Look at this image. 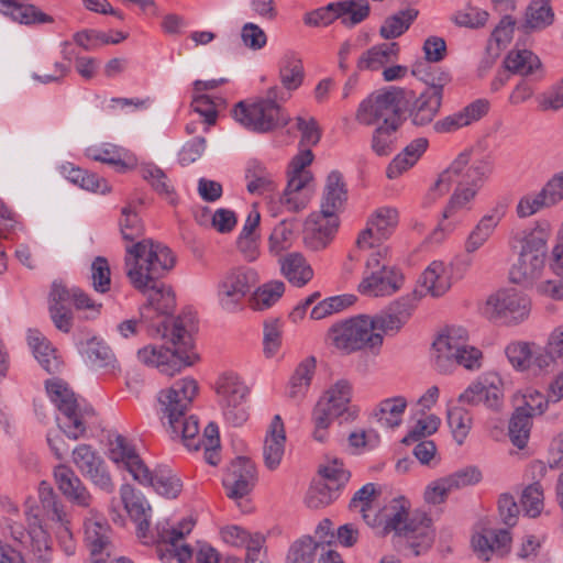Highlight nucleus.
<instances>
[{
	"mask_svg": "<svg viewBox=\"0 0 563 563\" xmlns=\"http://www.w3.org/2000/svg\"><path fill=\"white\" fill-rule=\"evenodd\" d=\"M410 508L411 504L406 497L397 496L373 514V518L367 519V526L380 536L394 532L404 537L415 554L419 555L431 547L434 534L431 519L424 515L410 516Z\"/></svg>",
	"mask_w": 563,
	"mask_h": 563,
	"instance_id": "obj_1",
	"label": "nucleus"
},
{
	"mask_svg": "<svg viewBox=\"0 0 563 563\" xmlns=\"http://www.w3.org/2000/svg\"><path fill=\"white\" fill-rule=\"evenodd\" d=\"M196 325L187 317L177 318L169 333L173 349L163 344H148L137 351V360L145 366L156 368L161 374L175 376L199 361L195 349Z\"/></svg>",
	"mask_w": 563,
	"mask_h": 563,
	"instance_id": "obj_2",
	"label": "nucleus"
},
{
	"mask_svg": "<svg viewBox=\"0 0 563 563\" xmlns=\"http://www.w3.org/2000/svg\"><path fill=\"white\" fill-rule=\"evenodd\" d=\"M549 238L550 224L545 221L536 222L510 238V247L517 254L509 271L514 284L536 288L540 280H544Z\"/></svg>",
	"mask_w": 563,
	"mask_h": 563,
	"instance_id": "obj_3",
	"label": "nucleus"
},
{
	"mask_svg": "<svg viewBox=\"0 0 563 563\" xmlns=\"http://www.w3.org/2000/svg\"><path fill=\"white\" fill-rule=\"evenodd\" d=\"M175 264L174 253L161 242L142 239L125 245L124 272L131 286L140 292L165 277Z\"/></svg>",
	"mask_w": 563,
	"mask_h": 563,
	"instance_id": "obj_4",
	"label": "nucleus"
},
{
	"mask_svg": "<svg viewBox=\"0 0 563 563\" xmlns=\"http://www.w3.org/2000/svg\"><path fill=\"white\" fill-rule=\"evenodd\" d=\"M493 173V164L488 158L468 163L464 172L454 183L456 187L442 211V219L429 239L432 243L444 241L463 221L461 212L470 211L483 183Z\"/></svg>",
	"mask_w": 563,
	"mask_h": 563,
	"instance_id": "obj_5",
	"label": "nucleus"
},
{
	"mask_svg": "<svg viewBox=\"0 0 563 563\" xmlns=\"http://www.w3.org/2000/svg\"><path fill=\"white\" fill-rule=\"evenodd\" d=\"M431 363L440 373H451L456 366L478 371L483 365V353L470 344L468 331L464 327L450 325L433 340Z\"/></svg>",
	"mask_w": 563,
	"mask_h": 563,
	"instance_id": "obj_6",
	"label": "nucleus"
},
{
	"mask_svg": "<svg viewBox=\"0 0 563 563\" xmlns=\"http://www.w3.org/2000/svg\"><path fill=\"white\" fill-rule=\"evenodd\" d=\"M46 391L57 409L56 421L59 429L71 440L84 437L95 420L93 408L78 398L68 384L59 378L48 379Z\"/></svg>",
	"mask_w": 563,
	"mask_h": 563,
	"instance_id": "obj_7",
	"label": "nucleus"
},
{
	"mask_svg": "<svg viewBox=\"0 0 563 563\" xmlns=\"http://www.w3.org/2000/svg\"><path fill=\"white\" fill-rule=\"evenodd\" d=\"M290 99L288 92H284L278 86L271 87L265 98L255 102L240 101L232 110L234 120L245 129L266 133L282 128L290 121L289 114L282 104Z\"/></svg>",
	"mask_w": 563,
	"mask_h": 563,
	"instance_id": "obj_8",
	"label": "nucleus"
},
{
	"mask_svg": "<svg viewBox=\"0 0 563 563\" xmlns=\"http://www.w3.org/2000/svg\"><path fill=\"white\" fill-rule=\"evenodd\" d=\"M38 498L42 504V509L35 505V500L32 498L25 501L27 530H24L22 525L15 521L10 528L16 541L23 544H30L37 552H43L49 549V537L41 523L40 517L42 510L47 514L51 520H62L65 512L63 506L57 501L53 487L48 483L42 482L38 485Z\"/></svg>",
	"mask_w": 563,
	"mask_h": 563,
	"instance_id": "obj_9",
	"label": "nucleus"
},
{
	"mask_svg": "<svg viewBox=\"0 0 563 563\" xmlns=\"http://www.w3.org/2000/svg\"><path fill=\"white\" fill-rule=\"evenodd\" d=\"M325 341L339 352L351 354L361 350H379L384 336L373 331L369 316L361 314L332 324Z\"/></svg>",
	"mask_w": 563,
	"mask_h": 563,
	"instance_id": "obj_10",
	"label": "nucleus"
},
{
	"mask_svg": "<svg viewBox=\"0 0 563 563\" xmlns=\"http://www.w3.org/2000/svg\"><path fill=\"white\" fill-rule=\"evenodd\" d=\"M479 311L493 323L518 325L529 318L531 301L521 290L503 287L487 296Z\"/></svg>",
	"mask_w": 563,
	"mask_h": 563,
	"instance_id": "obj_11",
	"label": "nucleus"
},
{
	"mask_svg": "<svg viewBox=\"0 0 563 563\" xmlns=\"http://www.w3.org/2000/svg\"><path fill=\"white\" fill-rule=\"evenodd\" d=\"M388 247H379L368 255L361 283L360 294L368 297L390 296L404 285V275L393 266H388L386 257Z\"/></svg>",
	"mask_w": 563,
	"mask_h": 563,
	"instance_id": "obj_12",
	"label": "nucleus"
},
{
	"mask_svg": "<svg viewBox=\"0 0 563 563\" xmlns=\"http://www.w3.org/2000/svg\"><path fill=\"white\" fill-rule=\"evenodd\" d=\"M401 89H379L363 99L356 110L355 120L366 126L400 124Z\"/></svg>",
	"mask_w": 563,
	"mask_h": 563,
	"instance_id": "obj_13",
	"label": "nucleus"
},
{
	"mask_svg": "<svg viewBox=\"0 0 563 563\" xmlns=\"http://www.w3.org/2000/svg\"><path fill=\"white\" fill-rule=\"evenodd\" d=\"M423 64L412 66L411 74L427 84V88L416 98L409 109V118L413 125L426 126L433 121L440 111L443 98V88L451 77L446 71H438L437 75L422 74Z\"/></svg>",
	"mask_w": 563,
	"mask_h": 563,
	"instance_id": "obj_14",
	"label": "nucleus"
},
{
	"mask_svg": "<svg viewBox=\"0 0 563 563\" xmlns=\"http://www.w3.org/2000/svg\"><path fill=\"white\" fill-rule=\"evenodd\" d=\"M214 391L224 419L232 426H242L249 419L250 388L245 380L238 373L225 371L217 377Z\"/></svg>",
	"mask_w": 563,
	"mask_h": 563,
	"instance_id": "obj_15",
	"label": "nucleus"
},
{
	"mask_svg": "<svg viewBox=\"0 0 563 563\" xmlns=\"http://www.w3.org/2000/svg\"><path fill=\"white\" fill-rule=\"evenodd\" d=\"M258 280L257 271L249 266H236L227 271L217 288L220 307L227 312L241 310L244 298Z\"/></svg>",
	"mask_w": 563,
	"mask_h": 563,
	"instance_id": "obj_16",
	"label": "nucleus"
},
{
	"mask_svg": "<svg viewBox=\"0 0 563 563\" xmlns=\"http://www.w3.org/2000/svg\"><path fill=\"white\" fill-rule=\"evenodd\" d=\"M199 383L192 376L181 377L161 389L156 399L162 421H176V417H184L199 395Z\"/></svg>",
	"mask_w": 563,
	"mask_h": 563,
	"instance_id": "obj_17",
	"label": "nucleus"
},
{
	"mask_svg": "<svg viewBox=\"0 0 563 563\" xmlns=\"http://www.w3.org/2000/svg\"><path fill=\"white\" fill-rule=\"evenodd\" d=\"M194 526L195 521L190 517L177 525H169V522L157 525V553L163 563H169L173 559L178 563H187L191 560L192 549L183 540L191 532Z\"/></svg>",
	"mask_w": 563,
	"mask_h": 563,
	"instance_id": "obj_18",
	"label": "nucleus"
},
{
	"mask_svg": "<svg viewBox=\"0 0 563 563\" xmlns=\"http://www.w3.org/2000/svg\"><path fill=\"white\" fill-rule=\"evenodd\" d=\"M399 212L390 206L376 208L367 218L365 228L360 232L356 246L362 251H375L383 245L396 231Z\"/></svg>",
	"mask_w": 563,
	"mask_h": 563,
	"instance_id": "obj_19",
	"label": "nucleus"
},
{
	"mask_svg": "<svg viewBox=\"0 0 563 563\" xmlns=\"http://www.w3.org/2000/svg\"><path fill=\"white\" fill-rule=\"evenodd\" d=\"M368 13L369 7L364 1L332 2L307 13L303 21L310 26H325L341 19L345 26L352 27L365 20Z\"/></svg>",
	"mask_w": 563,
	"mask_h": 563,
	"instance_id": "obj_20",
	"label": "nucleus"
},
{
	"mask_svg": "<svg viewBox=\"0 0 563 563\" xmlns=\"http://www.w3.org/2000/svg\"><path fill=\"white\" fill-rule=\"evenodd\" d=\"M509 199L500 197L496 199L489 209L479 218L470 231L464 243V251L473 254L483 247L495 234L497 228L509 211Z\"/></svg>",
	"mask_w": 563,
	"mask_h": 563,
	"instance_id": "obj_21",
	"label": "nucleus"
},
{
	"mask_svg": "<svg viewBox=\"0 0 563 563\" xmlns=\"http://www.w3.org/2000/svg\"><path fill=\"white\" fill-rule=\"evenodd\" d=\"M483 478L477 466H466L430 482L424 489L423 499L429 505L444 503L450 493L479 483Z\"/></svg>",
	"mask_w": 563,
	"mask_h": 563,
	"instance_id": "obj_22",
	"label": "nucleus"
},
{
	"mask_svg": "<svg viewBox=\"0 0 563 563\" xmlns=\"http://www.w3.org/2000/svg\"><path fill=\"white\" fill-rule=\"evenodd\" d=\"M459 401L497 410L504 401V382L497 373H486L474 380L460 396Z\"/></svg>",
	"mask_w": 563,
	"mask_h": 563,
	"instance_id": "obj_23",
	"label": "nucleus"
},
{
	"mask_svg": "<svg viewBox=\"0 0 563 563\" xmlns=\"http://www.w3.org/2000/svg\"><path fill=\"white\" fill-rule=\"evenodd\" d=\"M73 463L96 487L112 493L114 484L107 470L104 461L88 444H79L73 450Z\"/></svg>",
	"mask_w": 563,
	"mask_h": 563,
	"instance_id": "obj_24",
	"label": "nucleus"
},
{
	"mask_svg": "<svg viewBox=\"0 0 563 563\" xmlns=\"http://www.w3.org/2000/svg\"><path fill=\"white\" fill-rule=\"evenodd\" d=\"M256 482V467L252 460L239 456L233 460L223 476V486L232 499H242L253 489Z\"/></svg>",
	"mask_w": 563,
	"mask_h": 563,
	"instance_id": "obj_25",
	"label": "nucleus"
},
{
	"mask_svg": "<svg viewBox=\"0 0 563 563\" xmlns=\"http://www.w3.org/2000/svg\"><path fill=\"white\" fill-rule=\"evenodd\" d=\"M340 221L336 216L313 212L305 221L303 243L312 251L324 250L333 240Z\"/></svg>",
	"mask_w": 563,
	"mask_h": 563,
	"instance_id": "obj_26",
	"label": "nucleus"
},
{
	"mask_svg": "<svg viewBox=\"0 0 563 563\" xmlns=\"http://www.w3.org/2000/svg\"><path fill=\"white\" fill-rule=\"evenodd\" d=\"M109 459L118 467L126 470L135 481L147 482L145 463L123 435L114 434L109 439Z\"/></svg>",
	"mask_w": 563,
	"mask_h": 563,
	"instance_id": "obj_27",
	"label": "nucleus"
},
{
	"mask_svg": "<svg viewBox=\"0 0 563 563\" xmlns=\"http://www.w3.org/2000/svg\"><path fill=\"white\" fill-rule=\"evenodd\" d=\"M511 534L505 529H483L471 541L475 554L484 561H489L494 555L507 556L511 551Z\"/></svg>",
	"mask_w": 563,
	"mask_h": 563,
	"instance_id": "obj_28",
	"label": "nucleus"
},
{
	"mask_svg": "<svg viewBox=\"0 0 563 563\" xmlns=\"http://www.w3.org/2000/svg\"><path fill=\"white\" fill-rule=\"evenodd\" d=\"M286 430L279 415H275L269 422L263 440L262 456L264 466L273 472L276 471L286 453Z\"/></svg>",
	"mask_w": 563,
	"mask_h": 563,
	"instance_id": "obj_29",
	"label": "nucleus"
},
{
	"mask_svg": "<svg viewBox=\"0 0 563 563\" xmlns=\"http://www.w3.org/2000/svg\"><path fill=\"white\" fill-rule=\"evenodd\" d=\"M454 283V267L442 261L431 262L421 273L418 286L423 297L429 295L433 298L444 296Z\"/></svg>",
	"mask_w": 563,
	"mask_h": 563,
	"instance_id": "obj_30",
	"label": "nucleus"
},
{
	"mask_svg": "<svg viewBox=\"0 0 563 563\" xmlns=\"http://www.w3.org/2000/svg\"><path fill=\"white\" fill-rule=\"evenodd\" d=\"M54 478L59 492L70 503L84 508L92 505V495L70 467L64 464L57 465L54 470Z\"/></svg>",
	"mask_w": 563,
	"mask_h": 563,
	"instance_id": "obj_31",
	"label": "nucleus"
},
{
	"mask_svg": "<svg viewBox=\"0 0 563 563\" xmlns=\"http://www.w3.org/2000/svg\"><path fill=\"white\" fill-rule=\"evenodd\" d=\"M489 110L486 99H477L462 110L449 114L433 124L437 133H452L482 119Z\"/></svg>",
	"mask_w": 563,
	"mask_h": 563,
	"instance_id": "obj_32",
	"label": "nucleus"
},
{
	"mask_svg": "<svg viewBox=\"0 0 563 563\" xmlns=\"http://www.w3.org/2000/svg\"><path fill=\"white\" fill-rule=\"evenodd\" d=\"M471 161V152L464 151L444 169L429 188L424 197V205L431 206L443 198L452 188Z\"/></svg>",
	"mask_w": 563,
	"mask_h": 563,
	"instance_id": "obj_33",
	"label": "nucleus"
},
{
	"mask_svg": "<svg viewBox=\"0 0 563 563\" xmlns=\"http://www.w3.org/2000/svg\"><path fill=\"white\" fill-rule=\"evenodd\" d=\"M399 57V45L395 42L379 43L365 49L356 59V70L380 71L385 66L395 63Z\"/></svg>",
	"mask_w": 563,
	"mask_h": 563,
	"instance_id": "obj_34",
	"label": "nucleus"
},
{
	"mask_svg": "<svg viewBox=\"0 0 563 563\" xmlns=\"http://www.w3.org/2000/svg\"><path fill=\"white\" fill-rule=\"evenodd\" d=\"M347 200L346 184L339 170L329 173L325 179L320 211L327 216H336L343 210Z\"/></svg>",
	"mask_w": 563,
	"mask_h": 563,
	"instance_id": "obj_35",
	"label": "nucleus"
},
{
	"mask_svg": "<svg viewBox=\"0 0 563 563\" xmlns=\"http://www.w3.org/2000/svg\"><path fill=\"white\" fill-rule=\"evenodd\" d=\"M146 295V303L141 308V319H147L150 310H154L158 316L172 314L176 307V295L172 286L154 282L150 288L143 292Z\"/></svg>",
	"mask_w": 563,
	"mask_h": 563,
	"instance_id": "obj_36",
	"label": "nucleus"
},
{
	"mask_svg": "<svg viewBox=\"0 0 563 563\" xmlns=\"http://www.w3.org/2000/svg\"><path fill=\"white\" fill-rule=\"evenodd\" d=\"M88 158L109 164L120 173L133 169L136 166V157L128 150L114 144H102L87 148Z\"/></svg>",
	"mask_w": 563,
	"mask_h": 563,
	"instance_id": "obj_37",
	"label": "nucleus"
},
{
	"mask_svg": "<svg viewBox=\"0 0 563 563\" xmlns=\"http://www.w3.org/2000/svg\"><path fill=\"white\" fill-rule=\"evenodd\" d=\"M0 14L25 25L52 23L53 18L37 7L19 0H0Z\"/></svg>",
	"mask_w": 563,
	"mask_h": 563,
	"instance_id": "obj_38",
	"label": "nucleus"
},
{
	"mask_svg": "<svg viewBox=\"0 0 563 563\" xmlns=\"http://www.w3.org/2000/svg\"><path fill=\"white\" fill-rule=\"evenodd\" d=\"M429 147V141L426 137L412 140L399 154L389 163L386 169V176L389 179H396L404 173L412 168Z\"/></svg>",
	"mask_w": 563,
	"mask_h": 563,
	"instance_id": "obj_39",
	"label": "nucleus"
},
{
	"mask_svg": "<svg viewBox=\"0 0 563 563\" xmlns=\"http://www.w3.org/2000/svg\"><path fill=\"white\" fill-rule=\"evenodd\" d=\"M306 71L302 59L295 52H286L278 62L279 87L284 92H291L299 89L303 84Z\"/></svg>",
	"mask_w": 563,
	"mask_h": 563,
	"instance_id": "obj_40",
	"label": "nucleus"
},
{
	"mask_svg": "<svg viewBox=\"0 0 563 563\" xmlns=\"http://www.w3.org/2000/svg\"><path fill=\"white\" fill-rule=\"evenodd\" d=\"M121 499L126 511L133 521L137 525L139 531L145 536L151 523L152 508L143 495L137 493L132 486L125 484L120 488Z\"/></svg>",
	"mask_w": 563,
	"mask_h": 563,
	"instance_id": "obj_41",
	"label": "nucleus"
},
{
	"mask_svg": "<svg viewBox=\"0 0 563 563\" xmlns=\"http://www.w3.org/2000/svg\"><path fill=\"white\" fill-rule=\"evenodd\" d=\"M84 533L91 554L101 553L109 544L110 527L101 514L91 509L84 520Z\"/></svg>",
	"mask_w": 563,
	"mask_h": 563,
	"instance_id": "obj_42",
	"label": "nucleus"
},
{
	"mask_svg": "<svg viewBox=\"0 0 563 563\" xmlns=\"http://www.w3.org/2000/svg\"><path fill=\"white\" fill-rule=\"evenodd\" d=\"M307 176L289 178L286 188L279 197L280 206L288 212H299L306 209L312 197Z\"/></svg>",
	"mask_w": 563,
	"mask_h": 563,
	"instance_id": "obj_43",
	"label": "nucleus"
},
{
	"mask_svg": "<svg viewBox=\"0 0 563 563\" xmlns=\"http://www.w3.org/2000/svg\"><path fill=\"white\" fill-rule=\"evenodd\" d=\"M278 262L283 276L294 286L303 287L313 278L314 272L301 253H289Z\"/></svg>",
	"mask_w": 563,
	"mask_h": 563,
	"instance_id": "obj_44",
	"label": "nucleus"
},
{
	"mask_svg": "<svg viewBox=\"0 0 563 563\" xmlns=\"http://www.w3.org/2000/svg\"><path fill=\"white\" fill-rule=\"evenodd\" d=\"M29 346L42 365V367L48 372L54 373L59 371L62 366V360L57 354V351L51 342L41 333L38 330H29L27 332Z\"/></svg>",
	"mask_w": 563,
	"mask_h": 563,
	"instance_id": "obj_45",
	"label": "nucleus"
},
{
	"mask_svg": "<svg viewBox=\"0 0 563 563\" xmlns=\"http://www.w3.org/2000/svg\"><path fill=\"white\" fill-rule=\"evenodd\" d=\"M504 65L507 70L523 77L542 70V63L538 55L527 48H512L505 57Z\"/></svg>",
	"mask_w": 563,
	"mask_h": 563,
	"instance_id": "obj_46",
	"label": "nucleus"
},
{
	"mask_svg": "<svg viewBox=\"0 0 563 563\" xmlns=\"http://www.w3.org/2000/svg\"><path fill=\"white\" fill-rule=\"evenodd\" d=\"M352 399V385L345 379H340L331 385L319 399V404L341 417L350 410Z\"/></svg>",
	"mask_w": 563,
	"mask_h": 563,
	"instance_id": "obj_47",
	"label": "nucleus"
},
{
	"mask_svg": "<svg viewBox=\"0 0 563 563\" xmlns=\"http://www.w3.org/2000/svg\"><path fill=\"white\" fill-rule=\"evenodd\" d=\"M173 440H180L188 450L200 448L199 423L195 416L176 417V421H166Z\"/></svg>",
	"mask_w": 563,
	"mask_h": 563,
	"instance_id": "obj_48",
	"label": "nucleus"
},
{
	"mask_svg": "<svg viewBox=\"0 0 563 563\" xmlns=\"http://www.w3.org/2000/svg\"><path fill=\"white\" fill-rule=\"evenodd\" d=\"M77 347L85 362L93 367L112 366L115 361L111 349L97 338H90L86 341L81 340L77 343Z\"/></svg>",
	"mask_w": 563,
	"mask_h": 563,
	"instance_id": "obj_49",
	"label": "nucleus"
},
{
	"mask_svg": "<svg viewBox=\"0 0 563 563\" xmlns=\"http://www.w3.org/2000/svg\"><path fill=\"white\" fill-rule=\"evenodd\" d=\"M407 406L408 402L404 396L386 398L377 405L375 417L384 428H398L402 423Z\"/></svg>",
	"mask_w": 563,
	"mask_h": 563,
	"instance_id": "obj_50",
	"label": "nucleus"
},
{
	"mask_svg": "<svg viewBox=\"0 0 563 563\" xmlns=\"http://www.w3.org/2000/svg\"><path fill=\"white\" fill-rule=\"evenodd\" d=\"M147 482L137 481L141 485L152 486L155 492L166 498H176L181 492L180 479L168 468L152 472L146 466Z\"/></svg>",
	"mask_w": 563,
	"mask_h": 563,
	"instance_id": "obj_51",
	"label": "nucleus"
},
{
	"mask_svg": "<svg viewBox=\"0 0 563 563\" xmlns=\"http://www.w3.org/2000/svg\"><path fill=\"white\" fill-rule=\"evenodd\" d=\"M285 283L269 280L258 286L249 299L250 308L254 311H264L275 306L285 294Z\"/></svg>",
	"mask_w": 563,
	"mask_h": 563,
	"instance_id": "obj_52",
	"label": "nucleus"
},
{
	"mask_svg": "<svg viewBox=\"0 0 563 563\" xmlns=\"http://www.w3.org/2000/svg\"><path fill=\"white\" fill-rule=\"evenodd\" d=\"M314 372L316 360L313 357H307L299 363L289 380L288 397L295 400L302 399L310 387Z\"/></svg>",
	"mask_w": 563,
	"mask_h": 563,
	"instance_id": "obj_53",
	"label": "nucleus"
},
{
	"mask_svg": "<svg viewBox=\"0 0 563 563\" xmlns=\"http://www.w3.org/2000/svg\"><path fill=\"white\" fill-rule=\"evenodd\" d=\"M296 240L295 224L283 220L278 222L268 236V252L273 256L284 257Z\"/></svg>",
	"mask_w": 563,
	"mask_h": 563,
	"instance_id": "obj_54",
	"label": "nucleus"
},
{
	"mask_svg": "<svg viewBox=\"0 0 563 563\" xmlns=\"http://www.w3.org/2000/svg\"><path fill=\"white\" fill-rule=\"evenodd\" d=\"M554 22V12L551 4L545 0H533L525 13V27L532 31H540Z\"/></svg>",
	"mask_w": 563,
	"mask_h": 563,
	"instance_id": "obj_55",
	"label": "nucleus"
},
{
	"mask_svg": "<svg viewBox=\"0 0 563 563\" xmlns=\"http://www.w3.org/2000/svg\"><path fill=\"white\" fill-rule=\"evenodd\" d=\"M141 176L170 205H176L177 197L174 188L166 174L159 167L154 164H144L141 167Z\"/></svg>",
	"mask_w": 563,
	"mask_h": 563,
	"instance_id": "obj_56",
	"label": "nucleus"
},
{
	"mask_svg": "<svg viewBox=\"0 0 563 563\" xmlns=\"http://www.w3.org/2000/svg\"><path fill=\"white\" fill-rule=\"evenodd\" d=\"M448 423L456 444H464L472 429V413L461 407L451 408L448 410Z\"/></svg>",
	"mask_w": 563,
	"mask_h": 563,
	"instance_id": "obj_57",
	"label": "nucleus"
},
{
	"mask_svg": "<svg viewBox=\"0 0 563 563\" xmlns=\"http://www.w3.org/2000/svg\"><path fill=\"white\" fill-rule=\"evenodd\" d=\"M377 497V490L374 484L367 483L361 487L352 497L350 501L351 511L360 515L367 523L368 518H373V514L377 512L373 506Z\"/></svg>",
	"mask_w": 563,
	"mask_h": 563,
	"instance_id": "obj_58",
	"label": "nucleus"
},
{
	"mask_svg": "<svg viewBox=\"0 0 563 563\" xmlns=\"http://www.w3.org/2000/svg\"><path fill=\"white\" fill-rule=\"evenodd\" d=\"M531 416L525 408H517L509 422V437L514 445L523 449L529 440Z\"/></svg>",
	"mask_w": 563,
	"mask_h": 563,
	"instance_id": "obj_59",
	"label": "nucleus"
},
{
	"mask_svg": "<svg viewBox=\"0 0 563 563\" xmlns=\"http://www.w3.org/2000/svg\"><path fill=\"white\" fill-rule=\"evenodd\" d=\"M119 225L122 239L126 244L136 243L142 240L144 227L139 214L131 206L122 208Z\"/></svg>",
	"mask_w": 563,
	"mask_h": 563,
	"instance_id": "obj_60",
	"label": "nucleus"
},
{
	"mask_svg": "<svg viewBox=\"0 0 563 563\" xmlns=\"http://www.w3.org/2000/svg\"><path fill=\"white\" fill-rule=\"evenodd\" d=\"M356 298L353 295H339L325 298L311 308L310 318L312 320H322L352 306Z\"/></svg>",
	"mask_w": 563,
	"mask_h": 563,
	"instance_id": "obj_61",
	"label": "nucleus"
},
{
	"mask_svg": "<svg viewBox=\"0 0 563 563\" xmlns=\"http://www.w3.org/2000/svg\"><path fill=\"white\" fill-rule=\"evenodd\" d=\"M338 496L336 487L325 481H318L308 489L305 503L309 508L318 509L330 505Z\"/></svg>",
	"mask_w": 563,
	"mask_h": 563,
	"instance_id": "obj_62",
	"label": "nucleus"
},
{
	"mask_svg": "<svg viewBox=\"0 0 563 563\" xmlns=\"http://www.w3.org/2000/svg\"><path fill=\"white\" fill-rule=\"evenodd\" d=\"M317 548L311 537H301L290 544L285 563H313Z\"/></svg>",
	"mask_w": 563,
	"mask_h": 563,
	"instance_id": "obj_63",
	"label": "nucleus"
},
{
	"mask_svg": "<svg viewBox=\"0 0 563 563\" xmlns=\"http://www.w3.org/2000/svg\"><path fill=\"white\" fill-rule=\"evenodd\" d=\"M416 16L415 10H407L386 19L379 30L380 36L385 40L400 36L408 30Z\"/></svg>",
	"mask_w": 563,
	"mask_h": 563,
	"instance_id": "obj_64",
	"label": "nucleus"
}]
</instances>
